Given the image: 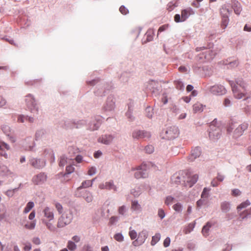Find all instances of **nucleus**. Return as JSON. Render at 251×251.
Masks as SVG:
<instances>
[{"label": "nucleus", "instance_id": "6e6d98bb", "mask_svg": "<svg viewBox=\"0 0 251 251\" xmlns=\"http://www.w3.org/2000/svg\"><path fill=\"white\" fill-rule=\"evenodd\" d=\"M175 6H176L173 4L172 2H169L167 5V9L169 11H171Z\"/></svg>", "mask_w": 251, "mask_h": 251}, {"label": "nucleus", "instance_id": "052dcab7", "mask_svg": "<svg viewBox=\"0 0 251 251\" xmlns=\"http://www.w3.org/2000/svg\"><path fill=\"white\" fill-rule=\"evenodd\" d=\"M167 27H168V25H162L161 26H160L159 28L158 32H161L165 30Z\"/></svg>", "mask_w": 251, "mask_h": 251}, {"label": "nucleus", "instance_id": "f03ea898", "mask_svg": "<svg viewBox=\"0 0 251 251\" xmlns=\"http://www.w3.org/2000/svg\"><path fill=\"white\" fill-rule=\"evenodd\" d=\"M44 218L42 220L43 223L46 225L47 228L51 231H54L56 229L53 224L54 215L53 209L49 207H46L43 209Z\"/></svg>", "mask_w": 251, "mask_h": 251}, {"label": "nucleus", "instance_id": "a211bd4d", "mask_svg": "<svg viewBox=\"0 0 251 251\" xmlns=\"http://www.w3.org/2000/svg\"><path fill=\"white\" fill-rule=\"evenodd\" d=\"M205 107V105L202 104L199 102H197L193 105V110L194 113L201 112Z\"/></svg>", "mask_w": 251, "mask_h": 251}, {"label": "nucleus", "instance_id": "5701e85b", "mask_svg": "<svg viewBox=\"0 0 251 251\" xmlns=\"http://www.w3.org/2000/svg\"><path fill=\"white\" fill-rule=\"evenodd\" d=\"M161 235L159 233H156L152 236L151 241V245L153 246L156 244L160 240Z\"/></svg>", "mask_w": 251, "mask_h": 251}, {"label": "nucleus", "instance_id": "bf43d9fd", "mask_svg": "<svg viewBox=\"0 0 251 251\" xmlns=\"http://www.w3.org/2000/svg\"><path fill=\"white\" fill-rule=\"evenodd\" d=\"M218 180H217L216 178H214L213 179L211 182V185L213 186V187H217L219 185V183L218 182Z\"/></svg>", "mask_w": 251, "mask_h": 251}, {"label": "nucleus", "instance_id": "2f4dec72", "mask_svg": "<svg viewBox=\"0 0 251 251\" xmlns=\"http://www.w3.org/2000/svg\"><path fill=\"white\" fill-rule=\"evenodd\" d=\"M221 207L223 211L226 212L229 209V203L227 202H224L221 204Z\"/></svg>", "mask_w": 251, "mask_h": 251}, {"label": "nucleus", "instance_id": "20e7f679", "mask_svg": "<svg viewBox=\"0 0 251 251\" xmlns=\"http://www.w3.org/2000/svg\"><path fill=\"white\" fill-rule=\"evenodd\" d=\"M73 213L71 211H66L58 220L57 226L61 228L69 224L73 219Z\"/></svg>", "mask_w": 251, "mask_h": 251}, {"label": "nucleus", "instance_id": "f3484780", "mask_svg": "<svg viewBox=\"0 0 251 251\" xmlns=\"http://www.w3.org/2000/svg\"><path fill=\"white\" fill-rule=\"evenodd\" d=\"M148 237L147 232L145 230H142L140 232L138 235L137 239L139 241L140 244H143Z\"/></svg>", "mask_w": 251, "mask_h": 251}, {"label": "nucleus", "instance_id": "09e8293b", "mask_svg": "<svg viewBox=\"0 0 251 251\" xmlns=\"http://www.w3.org/2000/svg\"><path fill=\"white\" fill-rule=\"evenodd\" d=\"M158 215L161 219L164 218L165 216L164 211L162 209H159L158 212Z\"/></svg>", "mask_w": 251, "mask_h": 251}, {"label": "nucleus", "instance_id": "13d9d810", "mask_svg": "<svg viewBox=\"0 0 251 251\" xmlns=\"http://www.w3.org/2000/svg\"><path fill=\"white\" fill-rule=\"evenodd\" d=\"M216 178L217 179V180L218 181L222 182L224 179V176L223 175H222V174H221L220 173H218V175H217V176L216 177Z\"/></svg>", "mask_w": 251, "mask_h": 251}, {"label": "nucleus", "instance_id": "49530a36", "mask_svg": "<svg viewBox=\"0 0 251 251\" xmlns=\"http://www.w3.org/2000/svg\"><path fill=\"white\" fill-rule=\"evenodd\" d=\"M118 217L117 216H112L109 219V224L113 225L115 222L118 221Z\"/></svg>", "mask_w": 251, "mask_h": 251}, {"label": "nucleus", "instance_id": "0e129e2a", "mask_svg": "<svg viewBox=\"0 0 251 251\" xmlns=\"http://www.w3.org/2000/svg\"><path fill=\"white\" fill-rule=\"evenodd\" d=\"M136 240H135L134 241H133L132 243V244L133 246H135V247H137V246H139L141 245H142V244H140L139 241H138V240L137 239H135Z\"/></svg>", "mask_w": 251, "mask_h": 251}, {"label": "nucleus", "instance_id": "4be33fe9", "mask_svg": "<svg viewBox=\"0 0 251 251\" xmlns=\"http://www.w3.org/2000/svg\"><path fill=\"white\" fill-rule=\"evenodd\" d=\"M68 162V158L64 155H61L59 158V166L64 167Z\"/></svg>", "mask_w": 251, "mask_h": 251}, {"label": "nucleus", "instance_id": "79ce46f5", "mask_svg": "<svg viewBox=\"0 0 251 251\" xmlns=\"http://www.w3.org/2000/svg\"><path fill=\"white\" fill-rule=\"evenodd\" d=\"M119 10L120 12L123 15H126L128 13V9L124 6H121L120 7Z\"/></svg>", "mask_w": 251, "mask_h": 251}, {"label": "nucleus", "instance_id": "473e14b6", "mask_svg": "<svg viewBox=\"0 0 251 251\" xmlns=\"http://www.w3.org/2000/svg\"><path fill=\"white\" fill-rule=\"evenodd\" d=\"M209 191H210V189H208L207 188H204L203 190L202 193H201V198L202 199L207 198L209 196L208 192H209Z\"/></svg>", "mask_w": 251, "mask_h": 251}, {"label": "nucleus", "instance_id": "6e6552de", "mask_svg": "<svg viewBox=\"0 0 251 251\" xmlns=\"http://www.w3.org/2000/svg\"><path fill=\"white\" fill-rule=\"evenodd\" d=\"M47 179V175L44 173H41L34 176L32 179V181L35 185H40L44 183Z\"/></svg>", "mask_w": 251, "mask_h": 251}, {"label": "nucleus", "instance_id": "a878e982", "mask_svg": "<svg viewBox=\"0 0 251 251\" xmlns=\"http://www.w3.org/2000/svg\"><path fill=\"white\" fill-rule=\"evenodd\" d=\"M34 204L33 202H28L24 210V213H27L29 212L30 210L34 207Z\"/></svg>", "mask_w": 251, "mask_h": 251}, {"label": "nucleus", "instance_id": "1a4fd4ad", "mask_svg": "<svg viewBox=\"0 0 251 251\" xmlns=\"http://www.w3.org/2000/svg\"><path fill=\"white\" fill-rule=\"evenodd\" d=\"M134 176L138 179L146 177L148 176L147 166L145 164H142L140 166L135 173Z\"/></svg>", "mask_w": 251, "mask_h": 251}, {"label": "nucleus", "instance_id": "603ef678", "mask_svg": "<svg viewBox=\"0 0 251 251\" xmlns=\"http://www.w3.org/2000/svg\"><path fill=\"white\" fill-rule=\"evenodd\" d=\"M32 242L35 245H38L40 244V239L38 237H34L32 239Z\"/></svg>", "mask_w": 251, "mask_h": 251}, {"label": "nucleus", "instance_id": "39448f33", "mask_svg": "<svg viewBox=\"0 0 251 251\" xmlns=\"http://www.w3.org/2000/svg\"><path fill=\"white\" fill-rule=\"evenodd\" d=\"M215 121H213L209 126V137L211 140L218 139L221 135V129L219 126L215 125Z\"/></svg>", "mask_w": 251, "mask_h": 251}, {"label": "nucleus", "instance_id": "bb28decb", "mask_svg": "<svg viewBox=\"0 0 251 251\" xmlns=\"http://www.w3.org/2000/svg\"><path fill=\"white\" fill-rule=\"evenodd\" d=\"M84 198L88 202H91L93 200V196L92 194L89 192H86L83 196Z\"/></svg>", "mask_w": 251, "mask_h": 251}, {"label": "nucleus", "instance_id": "c03bdc74", "mask_svg": "<svg viewBox=\"0 0 251 251\" xmlns=\"http://www.w3.org/2000/svg\"><path fill=\"white\" fill-rule=\"evenodd\" d=\"M126 211L125 206L123 205L119 207L118 213L121 215H124Z\"/></svg>", "mask_w": 251, "mask_h": 251}, {"label": "nucleus", "instance_id": "e2e57ef3", "mask_svg": "<svg viewBox=\"0 0 251 251\" xmlns=\"http://www.w3.org/2000/svg\"><path fill=\"white\" fill-rule=\"evenodd\" d=\"M35 216V211H33L29 215L28 219L30 220H32L34 219Z\"/></svg>", "mask_w": 251, "mask_h": 251}, {"label": "nucleus", "instance_id": "e433bc0d", "mask_svg": "<svg viewBox=\"0 0 251 251\" xmlns=\"http://www.w3.org/2000/svg\"><path fill=\"white\" fill-rule=\"evenodd\" d=\"M228 23V18L227 16H224L222 19V26L223 28H225Z\"/></svg>", "mask_w": 251, "mask_h": 251}, {"label": "nucleus", "instance_id": "c85d7f7f", "mask_svg": "<svg viewBox=\"0 0 251 251\" xmlns=\"http://www.w3.org/2000/svg\"><path fill=\"white\" fill-rule=\"evenodd\" d=\"M198 176L197 175H193L191 178L189 179L188 182L190 183V186L191 187L194 184H195L198 179Z\"/></svg>", "mask_w": 251, "mask_h": 251}, {"label": "nucleus", "instance_id": "3c124183", "mask_svg": "<svg viewBox=\"0 0 251 251\" xmlns=\"http://www.w3.org/2000/svg\"><path fill=\"white\" fill-rule=\"evenodd\" d=\"M27 119V117H25L24 115H20L18 118V122L19 123H24L25 120Z\"/></svg>", "mask_w": 251, "mask_h": 251}, {"label": "nucleus", "instance_id": "864d4df0", "mask_svg": "<svg viewBox=\"0 0 251 251\" xmlns=\"http://www.w3.org/2000/svg\"><path fill=\"white\" fill-rule=\"evenodd\" d=\"M96 169L95 167L90 168L88 172V174L90 176H92L96 173Z\"/></svg>", "mask_w": 251, "mask_h": 251}, {"label": "nucleus", "instance_id": "f704fd0d", "mask_svg": "<svg viewBox=\"0 0 251 251\" xmlns=\"http://www.w3.org/2000/svg\"><path fill=\"white\" fill-rule=\"evenodd\" d=\"M23 245H24L23 250L24 251H30L31 250L32 246L30 243H24Z\"/></svg>", "mask_w": 251, "mask_h": 251}, {"label": "nucleus", "instance_id": "f8f14e48", "mask_svg": "<svg viewBox=\"0 0 251 251\" xmlns=\"http://www.w3.org/2000/svg\"><path fill=\"white\" fill-rule=\"evenodd\" d=\"M201 153V151L200 148L199 147L195 148L192 150L191 154L188 157V160L190 162L193 161L195 159L200 156Z\"/></svg>", "mask_w": 251, "mask_h": 251}, {"label": "nucleus", "instance_id": "f257e3e1", "mask_svg": "<svg viewBox=\"0 0 251 251\" xmlns=\"http://www.w3.org/2000/svg\"><path fill=\"white\" fill-rule=\"evenodd\" d=\"M234 97L237 99H246L249 97L247 84L242 79H238L235 82H230Z\"/></svg>", "mask_w": 251, "mask_h": 251}, {"label": "nucleus", "instance_id": "58836bf2", "mask_svg": "<svg viewBox=\"0 0 251 251\" xmlns=\"http://www.w3.org/2000/svg\"><path fill=\"white\" fill-rule=\"evenodd\" d=\"M74 171H75V168L73 166H72V165L67 166V167L66 168L65 175L70 174L74 172Z\"/></svg>", "mask_w": 251, "mask_h": 251}, {"label": "nucleus", "instance_id": "dca6fc26", "mask_svg": "<svg viewBox=\"0 0 251 251\" xmlns=\"http://www.w3.org/2000/svg\"><path fill=\"white\" fill-rule=\"evenodd\" d=\"M193 10L191 8L184 9L181 11L182 21H185L190 15L193 14Z\"/></svg>", "mask_w": 251, "mask_h": 251}, {"label": "nucleus", "instance_id": "423d86ee", "mask_svg": "<svg viewBox=\"0 0 251 251\" xmlns=\"http://www.w3.org/2000/svg\"><path fill=\"white\" fill-rule=\"evenodd\" d=\"M179 134L178 128L175 126L169 127L165 131L164 135H163L162 138L167 140H172L177 137Z\"/></svg>", "mask_w": 251, "mask_h": 251}, {"label": "nucleus", "instance_id": "6ab92c4d", "mask_svg": "<svg viewBox=\"0 0 251 251\" xmlns=\"http://www.w3.org/2000/svg\"><path fill=\"white\" fill-rule=\"evenodd\" d=\"M95 179H92V180H85L81 183V185L78 188V189H80L82 188H87L90 186H91L93 184V181Z\"/></svg>", "mask_w": 251, "mask_h": 251}, {"label": "nucleus", "instance_id": "a19ab883", "mask_svg": "<svg viewBox=\"0 0 251 251\" xmlns=\"http://www.w3.org/2000/svg\"><path fill=\"white\" fill-rule=\"evenodd\" d=\"M54 205L58 213L61 214L63 211V207L62 205L58 202H56L55 203Z\"/></svg>", "mask_w": 251, "mask_h": 251}, {"label": "nucleus", "instance_id": "680f3d73", "mask_svg": "<svg viewBox=\"0 0 251 251\" xmlns=\"http://www.w3.org/2000/svg\"><path fill=\"white\" fill-rule=\"evenodd\" d=\"M6 102L5 99L2 97L0 96V107L3 106L5 105Z\"/></svg>", "mask_w": 251, "mask_h": 251}, {"label": "nucleus", "instance_id": "a18cd8bd", "mask_svg": "<svg viewBox=\"0 0 251 251\" xmlns=\"http://www.w3.org/2000/svg\"><path fill=\"white\" fill-rule=\"evenodd\" d=\"M174 20L176 23L182 22L184 21H182V17L179 14H176L174 17Z\"/></svg>", "mask_w": 251, "mask_h": 251}, {"label": "nucleus", "instance_id": "c9c22d12", "mask_svg": "<svg viewBox=\"0 0 251 251\" xmlns=\"http://www.w3.org/2000/svg\"><path fill=\"white\" fill-rule=\"evenodd\" d=\"M68 248L71 251H74L76 248V245L72 241H69L67 245Z\"/></svg>", "mask_w": 251, "mask_h": 251}, {"label": "nucleus", "instance_id": "c756f323", "mask_svg": "<svg viewBox=\"0 0 251 251\" xmlns=\"http://www.w3.org/2000/svg\"><path fill=\"white\" fill-rule=\"evenodd\" d=\"M106 189L111 190L113 189L116 190V187L114 185L113 181L106 182L105 183Z\"/></svg>", "mask_w": 251, "mask_h": 251}, {"label": "nucleus", "instance_id": "338daca9", "mask_svg": "<svg viewBox=\"0 0 251 251\" xmlns=\"http://www.w3.org/2000/svg\"><path fill=\"white\" fill-rule=\"evenodd\" d=\"M230 104V101L228 99H225L224 101V104L225 106H228Z\"/></svg>", "mask_w": 251, "mask_h": 251}, {"label": "nucleus", "instance_id": "72a5a7b5", "mask_svg": "<svg viewBox=\"0 0 251 251\" xmlns=\"http://www.w3.org/2000/svg\"><path fill=\"white\" fill-rule=\"evenodd\" d=\"M250 205V201L248 200H247L246 201L242 202L239 205H238L237 208L238 210L242 209V208H244Z\"/></svg>", "mask_w": 251, "mask_h": 251}, {"label": "nucleus", "instance_id": "b1692460", "mask_svg": "<svg viewBox=\"0 0 251 251\" xmlns=\"http://www.w3.org/2000/svg\"><path fill=\"white\" fill-rule=\"evenodd\" d=\"M128 234L131 240L137 239L138 236L137 232L134 229H131V227L129 228Z\"/></svg>", "mask_w": 251, "mask_h": 251}, {"label": "nucleus", "instance_id": "cd10ccee", "mask_svg": "<svg viewBox=\"0 0 251 251\" xmlns=\"http://www.w3.org/2000/svg\"><path fill=\"white\" fill-rule=\"evenodd\" d=\"M131 208L133 210H139L141 209V206L137 201H132Z\"/></svg>", "mask_w": 251, "mask_h": 251}, {"label": "nucleus", "instance_id": "7c9ffc66", "mask_svg": "<svg viewBox=\"0 0 251 251\" xmlns=\"http://www.w3.org/2000/svg\"><path fill=\"white\" fill-rule=\"evenodd\" d=\"M174 84L176 89L180 90L184 89V86L183 83L181 81L179 80H176L174 82Z\"/></svg>", "mask_w": 251, "mask_h": 251}, {"label": "nucleus", "instance_id": "2eb2a0df", "mask_svg": "<svg viewBox=\"0 0 251 251\" xmlns=\"http://www.w3.org/2000/svg\"><path fill=\"white\" fill-rule=\"evenodd\" d=\"M113 137L111 135H103L100 137L98 141L104 144H109L111 142Z\"/></svg>", "mask_w": 251, "mask_h": 251}, {"label": "nucleus", "instance_id": "de8ad7c7", "mask_svg": "<svg viewBox=\"0 0 251 251\" xmlns=\"http://www.w3.org/2000/svg\"><path fill=\"white\" fill-rule=\"evenodd\" d=\"M174 200V198L171 196H168L166 198V201H165V203L167 205L170 204L173 202V201Z\"/></svg>", "mask_w": 251, "mask_h": 251}, {"label": "nucleus", "instance_id": "0eeeda50", "mask_svg": "<svg viewBox=\"0 0 251 251\" xmlns=\"http://www.w3.org/2000/svg\"><path fill=\"white\" fill-rule=\"evenodd\" d=\"M25 101L27 107L31 112L37 110L35 99L31 95L28 94L25 96Z\"/></svg>", "mask_w": 251, "mask_h": 251}, {"label": "nucleus", "instance_id": "4d7b16f0", "mask_svg": "<svg viewBox=\"0 0 251 251\" xmlns=\"http://www.w3.org/2000/svg\"><path fill=\"white\" fill-rule=\"evenodd\" d=\"M82 251H93V250L89 245H87L83 246Z\"/></svg>", "mask_w": 251, "mask_h": 251}, {"label": "nucleus", "instance_id": "4c0bfd02", "mask_svg": "<svg viewBox=\"0 0 251 251\" xmlns=\"http://www.w3.org/2000/svg\"><path fill=\"white\" fill-rule=\"evenodd\" d=\"M114 239L118 242H122L124 240V237L121 233H118L114 236Z\"/></svg>", "mask_w": 251, "mask_h": 251}, {"label": "nucleus", "instance_id": "393cba45", "mask_svg": "<svg viewBox=\"0 0 251 251\" xmlns=\"http://www.w3.org/2000/svg\"><path fill=\"white\" fill-rule=\"evenodd\" d=\"M233 8L234 9V12L237 14H240L241 11V7L240 6V4L237 2L234 3L233 6Z\"/></svg>", "mask_w": 251, "mask_h": 251}, {"label": "nucleus", "instance_id": "8fccbe9b", "mask_svg": "<svg viewBox=\"0 0 251 251\" xmlns=\"http://www.w3.org/2000/svg\"><path fill=\"white\" fill-rule=\"evenodd\" d=\"M170 239L169 237H167L164 241L163 245L165 247H168L170 244Z\"/></svg>", "mask_w": 251, "mask_h": 251}, {"label": "nucleus", "instance_id": "69168bd1", "mask_svg": "<svg viewBox=\"0 0 251 251\" xmlns=\"http://www.w3.org/2000/svg\"><path fill=\"white\" fill-rule=\"evenodd\" d=\"M14 193V190H9L5 192V194L8 197H12Z\"/></svg>", "mask_w": 251, "mask_h": 251}, {"label": "nucleus", "instance_id": "37998d69", "mask_svg": "<svg viewBox=\"0 0 251 251\" xmlns=\"http://www.w3.org/2000/svg\"><path fill=\"white\" fill-rule=\"evenodd\" d=\"M173 208L175 211L177 212H180L181 211L182 209L181 205L179 203L175 204L173 206Z\"/></svg>", "mask_w": 251, "mask_h": 251}, {"label": "nucleus", "instance_id": "412c9836", "mask_svg": "<svg viewBox=\"0 0 251 251\" xmlns=\"http://www.w3.org/2000/svg\"><path fill=\"white\" fill-rule=\"evenodd\" d=\"M36 226V220H33L30 222H27L24 225V227L28 229H33Z\"/></svg>", "mask_w": 251, "mask_h": 251}, {"label": "nucleus", "instance_id": "ea45409f", "mask_svg": "<svg viewBox=\"0 0 251 251\" xmlns=\"http://www.w3.org/2000/svg\"><path fill=\"white\" fill-rule=\"evenodd\" d=\"M145 150L147 153H151L154 151V148L151 145H148L145 147Z\"/></svg>", "mask_w": 251, "mask_h": 251}, {"label": "nucleus", "instance_id": "aec40b11", "mask_svg": "<svg viewBox=\"0 0 251 251\" xmlns=\"http://www.w3.org/2000/svg\"><path fill=\"white\" fill-rule=\"evenodd\" d=\"M212 226V224L210 222H207L206 225H205L202 229V233L205 236L208 235L209 228Z\"/></svg>", "mask_w": 251, "mask_h": 251}, {"label": "nucleus", "instance_id": "7ed1b4c3", "mask_svg": "<svg viewBox=\"0 0 251 251\" xmlns=\"http://www.w3.org/2000/svg\"><path fill=\"white\" fill-rule=\"evenodd\" d=\"M248 127V124L244 123L236 127V125L234 124L231 123L229 124L227 127V131L228 133L231 132H233V137L234 138H238L241 136L244 131H245Z\"/></svg>", "mask_w": 251, "mask_h": 251}, {"label": "nucleus", "instance_id": "9b49d317", "mask_svg": "<svg viewBox=\"0 0 251 251\" xmlns=\"http://www.w3.org/2000/svg\"><path fill=\"white\" fill-rule=\"evenodd\" d=\"M132 137L137 139L149 138L151 137V134L144 130H135L132 133Z\"/></svg>", "mask_w": 251, "mask_h": 251}, {"label": "nucleus", "instance_id": "5fc2aeb1", "mask_svg": "<svg viewBox=\"0 0 251 251\" xmlns=\"http://www.w3.org/2000/svg\"><path fill=\"white\" fill-rule=\"evenodd\" d=\"M241 194V192L239 189H235L232 191V195L234 196H237Z\"/></svg>", "mask_w": 251, "mask_h": 251}, {"label": "nucleus", "instance_id": "ddd939ff", "mask_svg": "<svg viewBox=\"0 0 251 251\" xmlns=\"http://www.w3.org/2000/svg\"><path fill=\"white\" fill-rule=\"evenodd\" d=\"M31 165L35 168H40L45 165V162L43 161L33 158L30 160Z\"/></svg>", "mask_w": 251, "mask_h": 251}, {"label": "nucleus", "instance_id": "4468645a", "mask_svg": "<svg viewBox=\"0 0 251 251\" xmlns=\"http://www.w3.org/2000/svg\"><path fill=\"white\" fill-rule=\"evenodd\" d=\"M4 149L9 150L10 149L9 146L4 142L0 141V155L4 156L5 158H7V154L5 152Z\"/></svg>", "mask_w": 251, "mask_h": 251}, {"label": "nucleus", "instance_id": "9d476101", "mask_svg": "<svg viewBox=\"0 0 251 251\" xmlns=\"http://www.w3.org/2000/svg\"><path fill=\"white\" fill-rule=\"evenodd\" d=\"M210 91L214 95H222L226 93L225 87L221 85H215L210 87Z\"/></svg>", "mask_w": 251, "mask_h": 251}, {"label": "nucleus", "instance_id": "774afa93", "mask_svg": "<svg viewBox=\"0 0 251 251\" xmlns=\"http://www.w3.org/2000/svg\"><path fill=\"white\" fill-rule=\"evenodd\" d=\"M244 30L247 31H251V25H246L244 26Z\"/></svg>", "mask_w": 251, "mask_h": 251}]
</instances>
